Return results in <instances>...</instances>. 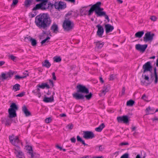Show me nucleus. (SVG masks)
I'll return each mask as SVG.
<instances>
[{
    "label": "nucleus",
    "instance_id": "nucleus-1",
    "mask_svg": "<svg viewBox=\"0 0 158 158\" xmlns=\"http://www.w3.org/2000/svg\"><path fill=\"white\" fill-rule=\"evenodd\" d=\"M101 3L100 2H97L96 4L92 6L89 10L88 11L86 9V7H84L81 9L80 13L81 16L86 15L88 14V16L92 15L94 11L98 17L104 16L105 19L109 22L110 20L108 16L106 15V12L103 11V8L101 7Z\"/></svg>",
    "mask_w": 158,
    "mask_h": 158
},
{
    "label": "nucleus",
    "instance_id": "nucleus-2",
    "mask_svg": "<svg viewBox=\"0 0 158 158\" xmlns=\"http://www.w3.org/2000/svg\"><path fill=\"white\" fill-rule=\"evenodd\" d=\"M52 22L51 18L48 13H41L36 16L35 23L41 29L46 30L50 25Z\"/></svg>",
    "mask_w": 158,
    "mask_h": 158
},
{
    "label": "nucleus",
    "instance_id": "nucleus-3",
    "mask_svg": "<svg viewBox=\"0 0 158 158\" xmlns=\"http://www.w3.org/2000/svg\"><path fill=\"white\" fill-rule=\"evenodd\" d=\"M77 92L73 94V97L77 100L83 99L85 97L87 100H89L91 98L92 94L90 93L88 95H84L83 94H87L89 93L88 88L84 85H79L77 86Z\"/></svg>",
    "mask_w": 158,
    "mask_h": 158
},
{
    "label": "nucleus",
    "instance_id": "nucleus-4",
    "mask_svg": "<svg viewBox=\"0 0 158 158\" xmlns=\"http://www.w3.org/2000/svg\"><path fill=\"white\" fill-rule=\"evenodd\" d=\"M152 66L151 65V63L150 61H148L145 63L143 66V73L149 71L150 75V79L151 81L148 83V84H150L152 81L154 79V83L156 84L158 82V76L156 72V68L155 67L154 68V73L153 75L152 73Z\"/></svg>",
    "mask_w": 158,
    "mask_h": 158
},
{
    "label": "nucleus",
    "instance_id": "nucleus-5",
    "mask_svg": "<svg viewBox=\"0 0 158 158\" xmlns=\"http://www.w3.org/2000/svg\"><path fill=\"white\" fill-rule=\"evenodd\" d=\"M36 2H40V3L37 4L32 9V11H35L40 10H45L48 9L49 6L55 7V3L54 4L48 2L47 6V4L48 2V0H35Z\"/></svg>",
    "mask_w": 158,
    "mask_h": 158
},
{
    "label": "nucleus",
    "instance_id": "nucleus-6",
    "mask_svg": "<svg viewBox=\"0 0 158 158\" xmlns=\"http://www.w3.org/2000/svg\"><path fill=\"white\" fill-rule=\"evenodd\" d=\"M62 27L64 31L69 32L73 29L74 24L72 21L65 19L63 22Z\"/></svg>",
    "mask_w": 158,
    "mask_h": 158
},
{
    "label": "nucleus",
    "instance_id": "nucleus-7",
    "mask_svg": "<svg viewBox=\"0 0 158 158\" xmlns=\"http://www.w3.org/2000/svg\"><path fill=\"white\" fill-rule=\"evenodd\" d=\"M10 107L8 109V117L10 118H15L17 116L16 111L18 110V107L14 103H12Z\"/></svg>",
    "mask_w": 158,
    "mask_h": 158
},
{
    "label": "nucleus",
    "instance_id": "nucleus-8",
    "mask_svg": "<svg viewBox=\"0 0 158 158\" xmlns=\"http://www.w3.org/2000/svg\"><path fill=\"white\" fill-rule=\"evenodd\" d=\"M55 2V8L59 11L63 10L66 7V3L62 1H57V0H53Z\"/></svg>",
    "mask_w": 158,
    "mask_h": 158
},
{
    "label": "nucleus",
    "instance_id": "nucleus-9",
    "mask_svg": "<svg viewBox=\"0 0 158 158\" xmlns=\"http://www.w3.org/2000/svg\"><path fill=\"white\" fill-rule=\"evenodd\" d=\"M154 35V34L152 33L151 32H148L145 34L143 37V40L145 42H151L153 40Z\"/></svg>",
    "mask_w": 158,
    "mask_h": 158
},
{
    "label": "nucleus",
    "instance_id": "nucleus-10",
    "mask_svg": "<svg viewBox=\"0 0 158 158\" xmlns=\"http://www.w3.org/2000/svg\"><path fill=\"white\" fill-rule=\"evenodd\" d=\"M83 137L85 139H92L95 137V135L93 132L91 131H85L83 132Z\"/></svg>",
    "mask_w": 158,
    "mask_h": 158
},
{
    "label": "nucleus",
    "instance_id": "nucleus-11",
    "mask_svg": "<svg viewBox=\"0 0 158 158\" xmlns=\"http://www.w3.org/2000/svg\"><path fill=\"white\" fill-rule=\"evenodd\" d=\"M14 72L11 70H10L6 73H2L1 75L2 80L3 81L8 78H10L13 75Z\"/></svg>",
    "mask_w": 158,
    "mask_h": 158
},
{
    "label": "nucleus",
    "instance_id": "nucleus-12",
    "mask_svg": "<svg viewBox=\"0 0 158 158\" xmlns=\"http://www.w3.org/2000/svg\"><path fill=\"white\" fill-rule=\"evenodd\" d=\"M9 139L10 142L13 145L17 146L19 142V140L18 137L15 136L13 135L9 136Z\"/></svg>",
    "mask_w": 158,
    "mask_h": 158
},
{
    "label": "nucleus",
    "instance_id": "nucleus-13",
    "mask_svg": "<svg viewBox=\"0 0 158 158\" xmlns=\"http://www.w3.org/2000/svg\"><path fill=\"white\" fill-rule=\"evenodd\" d=\"M147 46L148 45L147 44L141 45L138 44L135 45V48L137 50L143 53L144 52Z\"/></svg>",
    "mask_w": 158,
    "mask_h": 158
},
{
    "label": "nucleus",
    "instance_id": "nucleus-14",
    "mask_svg": "<svg viewBox=\"0 0 158 158\" xmlns=\"http://www.w3.org/2000/svg\"><path fill=\"white\" fill-rule=\"evenodd\" d=\"M96 27L98 28L97 32V35L100 37H102L104 31L103 27L99 24L97 25Z\"/></svg>",
    "mask_w": 158,
    "mask_h": 158
},
{
    "label": "nucleus",
    "instance_id": "nucleus-15",
    "mask_svg": "<svg viewBox=\"0 0 158 158\" xmlns=\"http://www.w3.org/2000/svg\"><path fill=\"white\" fill-rule=\"evenodd\" d=\"M117 120L118 122L120 123L123 122L125 123H127L129 122L128 116L127 115L117 117Z\"/></svg>",
    "mask_w": 158,
    "mask_h": 158
},
{
    "label": "nucleus",
    "instance_id": "nucleus-16",
    "mask_svg": "<svg viewBox=\"0 0 158 158\" xmlns=\"http://www.w3.org/2000/svg\"><path fill=\"white\" fill-rule=\"evenodd\" d=\"M105 28L106 33L111 32L114 29V27L109 24H105Z\"/></svg>",
    "mask_w": 158,
    "mask_h": 158
},
{
    "label": "nucleus",
    "instance_id": "nucleus-17",
    "mask_svg": "<svg viewBox=\"0 0 158 158\" xmlns=\"http://www.w3.org/2000/svg\"><path fill=\"white\" fill-rule=\"evenodd\" d=\"M51 29L53 33H57L58 32V27L57 25L55 23H53L51 27Z\"/></svg>",
    "mask_w": 158,
    "mask_h": 158
},
{
    "label": "nucleus",
    "instance_id": "nucleus-18",
    "mask_svg": "<svg viewBox=\"0 0 158 158\" xmlns=\"http://www.w3.org/2000/svg\"><path fill=\"white\" fill-rule=\"evenodd\" d=\"M22 110L25 114L26 116H29L31 115L30 112L28 111L26 106L24 105L22 107Z\"/></svg>",
    "mask_w": 158,
    "mask_h": 158
},
{
    "label": "nucleus",
    "instance_id": "nucleus-19",
    "mask_svg": "<svg viewBox=\"0 0 158 158\" xmlns=\"http://www.w3.org/2000/svg\"><path fill=\"white\" fill-rule=\"evenodd\" d=\"M108 91V89L106 86H104L103 89L101 90V93L99 94V95L102 96L105 95L106 93Z\"/></svg>",
    "mask_w": 158,
    "mask_h": 158
},
{
    "label": "nucleus",
    "instance_id": "nucleus-20",
    "mask_svg": "<svg viewBox=\"0 0 158 158\" xmlns=\"http://www.w3.org/2000/svg\"><path fill=\"white\" fill-rule=\"evenodd\" d=\"M33 2V0H25L24 2V6L27 7H28L30 6Z\"/></svg>",
    "mask_w": 158,
    "mask_h": 158
},
{
    "label": "nucleus",
    "instance_id": "nucleus-21",
    "mask_svg": "<svg viewBox=\"0 0 158 158\" xmlns=\"http://www.w3.org/2000/svg\"><path fill=\"white\" fill-rule=\"evenodd\" d=\"M27 150L28 151V153L31 156V158H33L34 157V155L33 153V151L31 147L30 146H27Z\"/></svg>",
    "mask_w": 158,
    "mask_h": 158
},
{
    "label": "nucleus",
    "instance_id": "nucleus-22",
    "mask_svg": "<svg viewBox=\"0 0 158 158\" xmlns=\"http://www.w3.org/2000/svg\"><path fill=\"white\" fill-rule=\"evenodd\" d=\"M53 97L52 96V97H45L43 101L45 102H52L53 101Z\"/></svg>",
    "mask_w": 158,
    "mask_h": 158
},
{
    "label": "nucleus",
    "instance_id": "nucleus-23",
    "mask_svg": "<svg viewBox=\"0 0 158 158\" xmlns=\"http://www.w3.org/2000/svg\"><path fill=\"white\" fill-rule=\"evenodd\" d=\"M15 154L17 157H22L24 156V154L20 150L18 151L15 150Z\"/></svg>",
    "mask_w": 158,
    "mask_h": 158
},
{
    "label": "nucleus",
    "instance_id": "nucleus-24",
    "mask_svg": "<svg viewBox=\"0 0 158 158\" xmlns=\"http://www.w3.org/2000/svg\"><path fill=\"white\" fill-rule=\"evenodd\" d=\"M43 66L47 68H49L51 66V64L48 60H45L44 62L42 63Z\"/></svg>",
    "mask_w": 158,
    "mask_h": 158
},
{
    "label": "nucleus",
    "instance_id": "nucleus-25",
    "mask_svg": "<svg viewBox=\"0 0 158 158\" xmlns=\"http://www.w3.org/2000/svg\"><path fill=\"white\" fill-rule=\"evenodd\" d=\"M144 33V31H138V32L136 33L135 34V37L140 38L143 35Z\"/></svg>",
    "mask_w": 158,
    "mask_h": 158
},
{
    "label": "nucleus",
    "instance_id": "nucleus-26",
    "mask_svg": "<svg viewBox=\"0 0 158 158\" xmlns=\"http://www.w3.org/2000/svg\"><path fill=\"white\" fill-rule=\"evenodd\" d=\"M96 47L98 48H101L103 46L104 43V42L101 43L100 41H97L95 42Z\"/></svg>",
    "mask_w": 158,
    "mask_h": 158
},
{
    "label": "nucleus",
    "instance_id": "nucleus-27",
    "mask_svg": "<svg viewBox=\"0 0 158 158\" xmlns=\"http://www.w3.org/2000/svg\"><path fill=\"white\" fill-rule=\"evenodd\" d=\"M105 149V147L103 145H97L95 147V149L96 150L99 151H102Z\"/></svg>",
    "mask_w": 158,
    "mask_h": 158
},
{
    "label": "nucleus",
    "instance_id": "nucleus-28",
    "mask_svg": "<svg viewBox=\"0 0 158 158\" xmlns=\"http://www.w3.org/2000/svg\"><path fill=\"white\" fill-rule=\"evenodd\" d=\"M39 87L42 89H44L46 87L47 89H49L50 86L49 85L45 83H43L41 85H39Z\"/></svg>",
    "mask_w": 158,
    "mask_h": 158
},
{
    "label": "nucleus",
    "instance_id": "nucleus-29",
    "mask_svg": "<svg viewBox=\"0 0 158 158\" xmlns=\"http://www.w3.org/2000/svg\"><path fill=\"white\" fill-rule=\"evenodd\" d=\"M77 141L81 142L84 146L88 145L87 144H86L85 143V141L84 140H82V138H81L79 136L77 135Z\"/></svg>",
    "mask_w": 158,
    "mask_h": 158
},
{
    "label": "nucleus",
    "instance_id": "nucleus-30",
    "mask_svg": "<svg viewBox=\"0 0 158 158\" xmlns=\"http://www.w3.org/2000/svg\"><path fill=\"white\" fill-rule=\"evenodd\" d=\"M20 85L18 84H15L14 85L13 88V90H14L15 91H16L20 89Z\"/></svg>",
    "mask_w": 158,
    "mask_h": 158
},
{
    "label": "nucleus",
    "instance_id": "nucleus-31",
    "mask_svg": "<svg viewBox=\"0 0 158 158\" xmlns=\"http://www.w3.org/2000/svg\"><path fill=\"white\" fill-rule=\"evenodd\" d=\"M134 103L135 102L133 100H130L127 102V106H131L133 105Z\"/></svg>",
    "mask_w": 158,
    "mask_h": 158
},
{
    "label": "nucleus",
    "instance_id": "nucleus-32",
    "mask_svg": "<svg viewBox=\"0 0 158 158\" xmlns=\"http://www.w3.org/2000/svg\"><path fill=\"white\" fill-rule=\"evenodd\" d=\"M153 110L152 109H151L150 107H148V108H147L146 110V114H152V113H151L150 112L152 111Z\"/></svg>",
    "mask_w": 158,
    "mask_h": 158
},
{
    "label": "nucleus",
    "instance_id": "nucleus-33",
    "mask_svg": "<svg viewBox=\"0 0 158 158\" xmlns=\"http://www.w3.org/2000/svg\"><path fill=\"white\" fill-rule=\"evenodd\" d=\"M53 60L55 61L58 62L61 61V59L60 56H56L53 58Z\"/></svg>",
    "mask_w": 158,
    "mask_h": 158
},
{
    "label": "nucleus",
    "instance_id": "nucleus-34",
    "mask_svg": "<svg viewBox=\"0 0 158 158\" xmlns=\"http://www.w3.org/2000/svg\"><path fill=\"white\" fill-rule=\"evenodd\" d=\"M30 42H31V44L33 46H35L37 44V42L36 40L32 38L31 39H30Z\"/></svg>",
    "mask_w": 158,
    "mask_h": 158
},
{
    "label": "nucleus",
    "instance_id": "nucleus-35",
    "mask_svg": "<svg viewBox=\"0 0 158 158\" xmlns=\"http://www.w3.org/2000/svg\"><path fill=\"white\" fill-rule=\"evenodd\" d=\"M11 122V120L10 118L6 119L5 124L6 125H9L10 124Z\"/></svg>",
    "mask_w": 158,
    "mask_h": 158
},
{
    "label": "nucleus",
    "instance_id": "nucleus-36",
    "mask_svg": "<svg viewBox=\"0 0 158 158\" xmlns=\"http://www.w3.org/2000/svg\"><path fill=\"white\" fill-rule=\"evenodd\" d=\"M25 77H26V76H20L18 75H16L15 76V79L16 80L23 79Z\"/></svg>",
    "mask_w": 158,
    "mask_h": 158
},
{
    "label": "nucleus",
    "instance_id": "nucleus-37",
    "mask_svg": "<svg viewBox=\"0 0 158 158\" xmlns=\"http://www.w3.org/2000/svg\"><path fill=\"white\" fill-rule=\"evenodd\" d=\"M50 39V37L48 36L45 39L43 40L41 42L42 44H43L46 42H47V40Z\"/></svg>",
    "mask_w": 158,
    "mask_h": 158
},
{
    "label": "nucleus",
    "instance_id": "nucleus-38",
    "mask_svg": "<svg viewBox=\"0 0 158 158\" xmlns=\"http://www.w3.org/2000/svg\"><path fill=\"white\" fill-rule=\"evenodd\" d=\"M19 2L18 0H13L12 3L11 5V7L16 5Z\"/></svg>",
    "mask_w": 158,
    "mask_h": 158
},
{
    "label": "nucleus",
    "instance_id": "nucleus-39",
    "mask_svg": "<svg viewBox=\"0 0 158 158\" xmlns=\"http://www.w3.org/2000/svg\"><path fill=\"white\" fill-rule=\"evenodd\" d=\"M31 38H31L30 36H28V37H24V40L25 41L28 42L30 41V39H31Z\"/></svg>",
    "mask_w": 158,
    "mask_h": 158
},
{
    "label": "nucleus",
    "instance_id": "nucleus-40",
    "mask_svg": "<svg viewBox=\"0 0 158 158\" xmlns=\"http://www.w3.org/2000/svg\"><path fill=\"white\" fill-rule=\"evenodd\" d=\"M35 11H34V13H30L29 14V16L31 18H32L34 17L37 14V13L35 12Z\"/></svg>",
    "mask_w": 158,
    "mask_h": 158
},
{
    "label": "nucleus",
    "instance_id": "nucleus-41",
    "mask_svg": "<svg viewBox=\"0 0 158 158\" xmlns=\"http://www.w3.org/2000/svg\"><path fill=\"white\" fill-rule=\"evenodd\" d=\"M128 154L127 153H125L122 156L120 157V158H128Z\"/></svg>",
    "mask_w": 158,
    "mask_h": 158
},
{
    "label": "nucleus",
    "instance_id": "nucleus-42",
    "mask_svg": "<svg viewBox=\"0 0 158 158\" xmlns=\"http://www.w3.org/2000/svg\"><path fill=\"white\" fill-rule=\"evenodd\" d=\"M150 19L152 21H155L156 20L157 18L155 16H152L150 17Z\"/></svg>",
    "mask_w": 158,
    "mask_h": 158
},
{
    "label": "nucleus",
    "instance_id": "nucleus-43",
    "mask_svg": "<svg viewBox=\"0 0 158 158\" xmlns=\"http://www.w3.org/2000/svg\"><path fill=\"white\" fill-rule=\"evenodd\" d=\"M52 119L50 117L46 119L45 120V121L47 123H50Z\"/></svg>",
    "mask_w": 158,
    "mask_h": 158
},
{
    "label": "nucleus",
    "instance_id": "nucleus-44",
    "mask_svg": "<svg viewBox=\"0 0 158 158\" xmlns=\"http://www.w3.org/2000/svg\"><path fill=\"white\" fill-rule=\"evenodd\" d=\"M67 128H72L73 127V125L72 123H70L66 126Z\"/></svg>",
    "mask_w": 158,
    "mask_h": 158
},
{
    "label": "nucleus",
    "instance_id": "nucleus-45",
    "mask_svg": "<svg viewBox=\"0 0 158 158\" xmlns=\"http://www.w3.org/2000/svg\"><path fill=\"white\" fill-rule=\"evenodd\" d=\"M129 144L127 142H123L120 143L119 144L120 146H123L126 145H128Z\"/></svg>",
    "mask_w": 158,
    "mask_h": 158
},
{
    "label": "nucleus",
    "instance_id": "nucleus-46",
    "mask_svg": "<svg viewBox=\"0 0 158 158\" xmlns=\"http://www.w3.org/2000/svg\"><path fill=\"white\" fill-rule=\"evenodd\" d=\"M105 127V125L103 123H102L98 127L95 128H103Z\"/></svg>",
    "mask_w": 158,
    "mask_h": 158
},
{
    "label": "nucleus",
    "instance_id": "nucleus-47",
    "mask_svg": "<svg viewBox=\"0 0 158 158\" xmlns=\"http://www.w3.org/2000/svg\"><path fill=\"white\" fill-rule=\"evenodd\" d=\"M115 75H110L109 79L110 80H114L115 77Z\"/></svg>",
    "mask_w": 158,
    "mask_h": 158
},
{
    "label": "nucleus",
    "instance_id": "nucleus-48",
    "mask_svg": "<svg viewBox=\"0 0 158 158\" xmlns=\"http://www.w3.org/2000/svg\"><path fill=\"white\" fill-rule=\"evenodd\" d=\"M10 58L13 61H14V60L16 59V57L14 56L13 55H10L9 56Z\"/></svg>",
    "mask_w": 158,
    "mask_h": 158
},
{
    "label": "nucleus",
    "instance_id": "nucleus-49",
    "mask_svg": "<svg viewBox=\"0 0 158 158\" xmlns=\"http://www.w3.org/2000/svg\"><path fill=\"white\" fill-rule=\"evenodd\" d=\"M24 95V93L22 92L16 95V97H22Z\"/></svg>",
    "mask_w": 158,
    "mask_h": 158
},
{
    "label": "nucleus",
    "instance_id": "nucleus-50",
    "mask_svg": "<svg viewBox=\"0 0 158 158\" xmlns=\"http://www.w3.org/2000/svg\"><path fill=\"white\" fill-rule=\"evenodd\" d=\"M52 79L54 80H56V77L55 76V73L54 72H53L52 73Z\"/></svg>",
    "mask_w": 158,
    "mask_h": 158
},
{
    "label": "nucleus",
    "instance_id": "nucleus-51",
    "mask_svg": "<svg viewBox=\"0 0 158 158\" xmlns=\"http://www.w3.org/2000/svg\"><path fill=\"white\" fill-rule=\"evenodd\" d=\"M125 87H123L121 92L122 95H123L125 94Z\"/></svg>",
    "mask_w": 158,
    "mask_h": 158
},
{
    "label": "nucleus",
    "instance_id": "nucleus-52",
    "mask_svg": "<svg viewBox=\"0 0 158 158\" xmlns=\"http://www.w3.org/2000/svg\"><path fill=\"white\" fill-rule=\"evenodd\" d=\"M144 79L145 80H147L148 81H149V77L148 76L146 75H144Z\"/></svg>",
    "mask_w": 158,
    "mask_h": 158
},
{
    "label": "nucleus",
    "instance_id": "nucleus-53",
    "mask_svg": "<svg viewBox=\"0 0 158 158\" xmlns=\"http://www.w3.org/2000/svg\"><path fill=\"white\" fill-rule=\"evenodd\" d=\"M70 140L72 142L75 143L76 142V139L73 137L70 139Z\"/></svg>",
    "mask_w": 158,
    "mask_h": 158
},
{
    "label": "nucleus",
    "instance_id": "nucleus-54",
    "mask_svg": "<svg viewBox=\"0 0 158 158\" xmlns=\"http://www.w3.org/2000/svg\"><path fill=\"white\" fill-rule=\"evenodd\" d=\"M49 83L50 84V85L52 86V87L54 85L53 81L52 80H49Z\"/></svg>",
    "mask_w": 158,
    "mask_h": 158
},
{
    "label": "nucleus",
    "instance_id": "nucleus-55",
    "mask_svg": "<svg viewBox=\"0 0 158 158\" xmlns=\"http://www.w3.org/2000/svg\"><path fill=\"white\" fill-rule=\"evenodd\" d=\"M65 1H67L68 2H71V3H74L75 2V0H64Z\"/></svg>",
    "mask_w": 158,
    "mask_h": 158
},
{
    "label": "nucleus",
    "instance_id": "nucleus-56",
    "mask_svg": "<svg viewBox=\"0 0 158 158\" xmlns=\"http://www.w3.org/2000/svg\"><path fill=\"white\" fill-rule=\"evenodd\" d=\"M152 119L153 121H154L156 120L157 121L158 120V118L156 117H155L154 118H152Z\"/></svg>",
    "mask_w": 158,
    "mask_h": 158
},
{
    "label": "nucleus",
    "instance_id": "nucleus-57",
    "mask_svg": "<svg viewBox=\"0 0 158 158\" xmlns=\"http://www.w3.org/2000/svg\"><path fill=\"white\" fill-rule=\"evenodd\" d=\"M5 63V62L4 61H0V66H1Z\"/></svg>",
    "mask_w": 158,
    "mask_h": 158
},
{
    "label": "nucleus",
    "instance_id": "nucleus-58",
    "mask_svg": "<svg viewBox=\"0 0 158 158\" xmlns=\"http://www.w3.org/2000/svg\"><path fill=\"white\" fill-rule=\"evenodd\" d=\"M60 116L61 117H64L66 116V114H60Z\"/></svg>",
    "mask_w": 158,
    "mask_h": 158
},
{
    "label": "nucleus",
    "instance_id": "nucleus-59",
    "mask_svg": "<svg viewBox=\"0 0 158 158\" xmlns=\"http://www.w3.org/2000/svg\"><path fill=\"white\" fill-rule=\"evenodd\" d=\"M93 158H104V157L102 156H94Z\"/></svg>",
    "mask_w": 158,
    "mask_h": 158
},
{
    "label": "nucleus",
    "instance_id": "nucleus-60",
    "mask_svg": "<svg viewBox=\"0 0 158 158\" xmlns=\"http://www.w3.org/2000/svg\"><path fill=\"white\" fill-rule=\"evenodd\" d=\"M95 129V131H97V132H101L102 129Z\"/></svg>",
    "mask_w": 158,
    "mask_h": 158
},
{
    "label": "nucleus",
    "instance_id": "nucleus-61",
    "mask_svg": "<svg viewBox=\"0 0 158 158\" xmlns=\"http://www.w3.org/2000/svg\"><path fill=\"white\" fill-rule=\"evenodd\" d=\"M78 107V108H79V110H82V108H81V106H76V108H75V110H77V108Z\"/></svg>",
    "mask_w": 158,
    "mask_h": 158
},
{
    "label": "nucleus",
    "instance_id": "nucleus-62",
    "mask_svg": "<svg viewBox=\"0 0 158 158\" xmlns=\"http://www.w3.org/2000/svg\"><path fill=\"white\" fill-rule=\"evenodd\" d=\"M146 98V96L145 95V94H143L141 98L143 99H145Z\"/></svg>",
    "mask_w": 158,
    "mask_h": 158
},
{
    "label": "nucleus",
    "instance_id": "nucleus-63",
    "mask_svg": "<svg viewBox=\"0 0 158 158\" xmlns=\"http://www.w3.org/2000/svg\"><path fill=\"white\" fill-rule=\"evenodd\" d=\"M23 74H24V76H26V77H27V76H28L29 75V74L28 73H23Z\"/></svg>",
    "mask_w": 158,
    "mask_h": 158
},
{
    "label": "nucleus",
    "instance_id": "nucleus-64",
    "mask_svg": "<svg viewBox=\"0 0 158 158\" xmlns=\"http://www.w3.org/2000/svg\"><path fill=\"white\" fill-rule=\"evenodd\" d=\"M81 158H89V156H86L81 157Z\"/></svg>",
    "mask_w": 158,
    "mask_h": 158
}]
</instances>
